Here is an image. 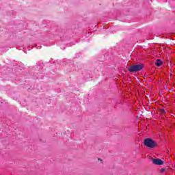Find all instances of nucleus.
I'll return each instance as SVG.
<instances>
[{
	"label": "nucleus",
	"mask_w": 175,
	"mask_h": 175,
	"mask_svg": "<svg viewBox=\"0 0 175 175\" xmlns=\"http://www.w3.org/2000/svg\"><path fill=\"white\" fill-rule=\"evenodd\" d=\"M144 146L148 148H155L156 147H158V144L151 138H146L144 141Z\"/></svg>",
	"instance_id": "f257e3e1"
},
{
	"label": "nucleus",
	"mask_w": 175,
	"mask_h": 175,
	"mask_svg": "<svg viewBox=\"0 0 175 175\" xmlns=\"http://www.w3.org/2000/svg\"><path fill=\"white\" fill-rule=\"evenodd\" d=\"M143 68H144V66L141 64L137 65H132L127 68V70L131 72H140V70H142Z\"/></svg>",
	"instance_id": "f03ea898"
},
{
	"label": "nucleus",
	"mask_w": 175,
	"mask_h": 175,
	"mask_svg": "<svg viewBox=\"0 0 175 175\" xmlns=\"http://www.w3.org/2000/svg\"><path fill=\"white\" fill-rule=\"evenodd\" d=\"M152 161L154 165H163V161H162L161 159L152 158Z\"/></svg>",
	"instance_id": "7ed1b4c3"
},
{
	"label": "nucleus",
	"mask_w": 175,
	"mask_h": 175,
	"mask_svg": "<svg viewBox=\"0 0 175 175\" xmlns=\"http://www.w3.org/2000/svg\"><path fill=\"white\" fill-rule=\"evenodd\" d=\"M163 62H162V60L161 59H158L156 60L154 64L156 66H161V65H163Z\"/></svg>",
	"instance_id": "20e7f679"
},
{
	"label": "nucleus",
	"mask_w": 175,
	"mask_h": 175,
	"mask_svg": "<svg viewBox=\"0 0 175 175\" xmlns=\"http://www.w3.org/2000/svg\"><path fill=\"white\" fill-rule=\"evenodd\" d=\"M159 113L160 114H162V116H165L166 114V111H165V109H160Z\"/></svg>",
	"instance_id": "39448f33"
},
{
	"label": "nucleus",
	"mask_w": 175,
	"mask_h": 175,
	"mask_svg": "<svg viewBox=\"0 0 175 175\" xmlns=\"http://www.w3.org/2000/svg\"><path fill=\"white\" fill-rule=\"evenodd\" d=\"M161 171L162 172H165V169H161Z\"/></svg>",
	"instance_id": "423d86ee"
}]
</instances>
